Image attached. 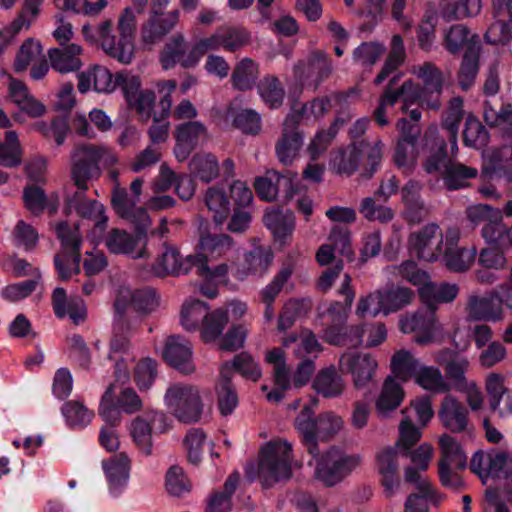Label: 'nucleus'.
<instances>
[{"mask_svg":"<svg viewBox=\"0 0 512 512\" xmlns=\"http://www.w3.org/2000/svg\"><path fill=\"white\" fill-rule=\"evenodd\" d=\"M117 162L115 154L106 146L82 145L72 154V178L81 190L76 192L68 201V208L74 210L80 217L94 222L93 237H100L106 228L107 217L103 204L89 200L84 191L87 183L101 174L100 166L109 167Z\"/></svg>","mask_w":512,"mask_h":512,"instance_id":"1","label":"nucleus"},{"mask_svg":"<svg viewBox=\"0 0 512 512\" xmlns=\"http://www.w3.org/2000/svg\"><path fill=\"white\" fill-rule=\"evenodd\" d=\"M143 9L126 7L118 17L117 29L119 39L113 34L112 20L101 22L96 28L90 25L82 27L84 38L92 43H99L103 51L123 64L131 63L134 57V37L138 27L137 17Z\"/></svg>","mask_w":512,"mask_h":512,"instance_id":"2","label":"nucleus"},{"mask_svg":"<svg viewBox=\"0 0 512 512\" xmlns=\"http://www.w3.org/2000/svg\"><path fill=\"white\" fill-rule=\"evenodd\" d=\"M425 154L423 168L428 174L441 173L448 190H458L468 185V180L477 176L474 167L454 160H447V143L439 136L436 125H430L424 132L421 142Z\"/></svg>","mask_w":512,"mask_h":512,"instance_id":"3","label":"nucleus"},{"mask_svg":"<svg viewBox=\"0 0 512 512\" xmlns=\"http://www.w3.org/2000/svg\"><path fill=\"white\" fill-rule=\"evenodd\" d=\"M314 416L311 406L305 405L295 419V427L311 455L318 452V441H328L340 433L344 427L341 416L326 411Z\"/></svg>","mask_w":512,"mask_h":512,"instance_id":"4","label":"nucleus"},{"mask_svg":"<svg viewBox=\"0 0 512 512\" xmlns=\"http://www.w3.org/2000/svg\"><path fill=\"white\" fill-rule=\"evenodd\" d=\"M235 248L233 239L226 234L201 235L199 252L193 257L197 274L209 281H226L228 266L226 263L211 265L212 262L228 256Z\"/></svg>","mask_w":512,"mask_h":512,"instance_id":"5","label":"nucleus"},{"mask_svg":"<svg viewBox=\"0 0 512 512\" xmlns=\"http://www.w3.org/2000/svg\"><path fill=\"white\" fill-rule=\"evenodd\" d=\"M291 445L286 441H270L260 452L258 477L265 488L291 476Z\"/></svg>","mask_w":512,"mask_h":512,"instance_id":"6","label":"nucleus"},{"mask_svg":"<svg viewBox=\"0 0 512 512\" xmlns=\"http://www.w3.org/2000/svg\"><path fill=\"white\" fill-rule=\"evenodd\" d=\"M315 458L314 476L327 487L342 482L362 462L359 454H347L338 448H331Z\"/></svg>","mask_w":512,"mask_h":512,"instance_id":"7","label":"nucleus"},{"mask_svg":"<svg viewBox=\"0 0 512 512\" xmlns=\"http://www.w3.org/2000/svg\"><path fill=\"white\" fill-rule=\"evenodd\" d=\"M169 428L170 424L166 413L148 409L130 420L128 432L139 453L150 457L153 454V434L165 433Z\"/></svg>","mask_w":512,"mask_h":512,"instance_id":"8","label":"nucleus"},{"mask_svg":"<svg viewBox=\"0 0 512 512\" xmlns=\"http://www.w3.org/2000/svg\"><path fill=\"white\" fill-rule=\"evenodd\" d=\"M164 403L180 422L193 423L201 418L203 402L198 387L194 385L171 384L164 395Z\"/></svg>","mask_w":512,"mask_h":512,"instance_id":"9","label":"nucleus"},{"mask_svg":"<svg viewBox=\"0 0 512 512\" xmlns=\"http://www.w3.org/2000/svg\"><path fill=\"white\" fill-rule=\"evenodd\" d=\"M56 234L62 244V252L55 256L54 262L59 277L68 280L80 271L81 236L78 225L61 222L56 227Z\"/></svg>","mask_w":512,"mask_h":512,"instance_id":"10","label":"nucleus"},{"mask_svg":"<svg viewBox=\"0 0 512 512\" xmlns=\"http://www.w3.org/2000/svg\"><path fill=\"white\" fill-rule=\"evenodd\" d=\"M410 253L426 262L439 260L445 248V233L435 223H430L410 234Z\"/></svg>","mask_w":512,"mask_h":512,"instance_id":"11","label":"nucleus"},{"mask_svg":"<svg viewBox=\"0 0 512 512\" xmlns=\"http://www.w3.org/2000/svg\"><path fill=\"white\" fill-rule=\"evenodd\" d=\"M399 325L403 333H415V342L421 345L432 343L443 335V326L432 308L401 316Z\"/></svg>","mask_w":512,"mask_h":512,"instance_id":"12","label":"nucleus"},{"mask_svg":"<svg viewBox=\"0 0 512 512\" xmlns=\"http://www.w3.org/2000/svg\"><path fill=\"white\" fill-rule=\"evenodd\" d=\"M179 19V10L162 12L151 9L140 26V44L145 49H152L176 27Z\"/></svg>","mask_w":512,"mask_h":512,"instance_id":"13","label":"nucleus"},{"mask_svg":"<svg viewBox=\"0 0 512 512\" xmlns=\"http://www.w3.org/2000/svg\"><path fill=\"white\" fill-rule=\"evenodd\" d=\"M338 366L342 373L351 376L356 388H362L373 380L378 362L371 353L347 351L340 356Z\"/></svg>","mask_w":512,"mask_h":512,"instance_id":"14","label":"nucleus"},{"mask_svg":"<svg viewBox=\"0 0 512 512\" xmlns=\"http://www.w3.org/2000/svg\"><path fill=\"white\" fill-rule=\"evenodd\" d=\"M460 231L456 227H449L445 231V248L442 260L445 267L456 273H462L469 270L476 258L477 249L459 247Z\"/></svg>","mask_w":512,"mask_h":512,"instance_id":"15","label":"nucleus"},{"mask_svg":"<svg viewBox=\"0 0 512 512\" xmlns=\"http://www.w3.org/2000/svg\"><path fill=\"white\" fill-rule=\"evenodd\" d=\"M399 455L400 450L395 446L383 447L375 455L376 470L388 498L394 496L401 487Z\"/></svg>","mask_w":512,"mask_h":512,"instance_id":"16","label":"nucleus"},{"mask_svg":"<svg viewBox=\"0 0 512 512\" xmlns=\"http://www.w3.org/2000/svg\"><path fill=\"white\" fill-rule=\"evenodd\" d=\"M105 245L110 253L127 255L133 259L148 258L146 235L132 234L121 229H112L105 237Z\"/></svg>","mask_w":512,"mask_h":512,"instance_id":"17","label":"nucleus"},{"mask_svg":"<svg viewBox=\"0 0 512 512\" xmlns=\"http://www.w3.org/2000/svg\"><path fill=\"white\" fill-rule=\"evenodd\" d=\"M159 305V300L154 289L146 287L132 290L129 287L118 289L114 310L119 316L125 317L128 307L140 313H150Z\"/></svg>","mask_w":512,"mask_h":512,"instance_id":"18","label":"nucleus"},{"mask_svg":"<svg viewBox=\"0 0 512 512\" xmlns=\"http://www.w3.org/2000/svg\"><path fill=\"white\" fill-rule=\"evenodd\" d=\"M468 320L498 322L504 318L503 301L500 291H491L484 296L469 297L466 308Z\"/></svg>","mask_w":512,"mask_h":512,"instance_id":"19","label":"nucleus"},{"mask_svg":"<svg viewBox=\"0 0 512 512\" xmlns=\"http://www.w3.org/2000/svg\"><path fill=\"white\" fill-rule=\"evenodd\" d=\"M337 293L344 296V302L333 301L322 305L319 308V316L326 321L328 327L335 326L337 328H343L355 299V291L351 285V277L349 274L343 275Z\"/></svg>","mask_w":512,"mask_h":512,"instance_id":"20","label":"nucleus"},{"mask_svg":"<svg viewBox=\"0 0 512 512\" xmlns=\"http://www.w3.org/2000/svg\"><path fill=\"white\" fill-rule=\"evenodd\" d=\"M296 179L297 175L291 172L280 174L277 171H269L266 177L256 179L254 187L258 196L265 201L275 200L280 191L290 199L297 192Z\"/></svg>","mask_w":512,"mask_h":512,"instance_id":"21","label":"nucleus"},{"mask_svg":"<svg viewBox=\"0 0 512 512\" xmlns=\"http://www.w3.org/2000/svg\"><path fill=\"white\" fill-rule=\"evenodd\" d=\"M503 479V484L494 490L499 496V504L502 501L512 502V454L507 451H492L489 453L488 478Z\"/></svg>","mask_w":512,"mask_h":512,"instance_id":"22","label":"nucleus"},{"mask_svg":"<svg viewBox=\"0 0 512 512\" xmlns=\"http://www.w3.org/2000/svg\"><path fill=\"white\" fill-rule=\"evenodd\" d=\"M303 144V136L297 129L295 115L288 114L283 131L276 143L275 152L278 160L284 165H290L297 158Z\"/></svg>","mask_w":512,"mask_h":512,"instance_id":"23","label":"nucleus"},{"mask_svg":"<svg viewBox=\"0 0 512 512\" xmlns=\"http://www.w3.org/2000/svg\"><path fill=\"white\" fill-rule=\"evenodd\" d=\"M438 418L441 425L452 433H463L468 430V410L456 397L450 394L446 395L441 401Z\"/></svg>","mask_w":512,"mask_h":512,"instance_id":"24","label":"nucleus"},{"mask_svg":"<svg viewBox=\"0 0 512 512\" xmlns=\"http://www.w3.org/2000/svg\"><path fill=\"white\" fill-rule=\"evenodd\" d=\"M163 357L170 366L184 374H190L195 370L192 361V347L184 337L169 336L165 342Z\"/></svg>","mask_w":512,"mask_h":512,"instance_id":"25","label":"nucleus"},{"mask_svg":"<svg viewBox=\"0 0 512 512\" xmlns=\"http://www.w3.org/2000/svg\"><path fill=\"white\" fill-rule=\"evenodd\" d=\"M206 135L207 129L199 121H189L178 125L175 129V157L179 161L186 160L199 141L205 138Z\"/></svg>","mask_w":512,"mask_h":512,"instance_id":"26","label":"nucleus"},{"mask_svg":"<svg viewBox=\"0 0 512 512\" xmlns=\"http://www.w3.org/2000/svg\"><path fill=\"white\" fill-rule=\"evenodd\" d=\"M130 466V459L125 453H119L109 460L102 462L109 493L113 497L119 496L126 488L130 475Z\"/></svg>","mask_w":512,"mask_h":512,"instance_id":"27","label":"nucleus"},{"mask_svg":"<svg viewBox=\"0 0 512 512\" xmlns=\"http://www.w3.org/2000/svg\"><path fill=\"white\" fill-rule=\"evenodd\" d=\"M335 254L344 256L349 260L353 255L350 246V232L337 226L331 229L327 243L321 245L318 249L316 260L321 266H325L332 262Z\"/></svg>","mask_w":512,"mask_h":512,"instance_id":"28","label":"nucleus"},{"mask_svg":"<svg viewBox=\"0 0 512 512\" xmlns=\"http://www.w3.org/2000/svg\"><path fill=\"white\" fill-rule=\"evenodd\" d=\"M195 260L197 261V258L192 255L182 258L175 248L166 247L153 264L152 269L160 277L167 274H186L194 267Z\"/></svg>","mask_w":512,"mask_h":512,"instance_id":"29","label":"nucleus"},{"mask_svg":"<svg viewBox=\"0 0 512 512\" xmlns=\"http://www.w3.org/2000/svg\"><path fill=\"white\" fill-rule=\"evenodd\" d=\"M273 261V253L270 248L258 246L245 255L244 263L233 273L240 281L249 275L262 276L265 274Z\"/></svg>","mask_w":512,"mask_h":512,"instance_id":"30","label":"nucleus"},{"mask_svg":"<svg viewBox=\"0 0 512 512\" xmlns=\"http://www.w3.org/2000/svg\"><path fill=\"white\" fill-rule=\"evenodd\" d=\"M83 49L76 43H70L66 46L51 48L48 50V59L52 69L65 74L77 71L82 66L80 55Z\"/></svg>","mask_w":512,"mask_h":512,"instance_id":"31","label":"nucleus"},{"mask_svg":"<svg viewBox=\"0 0 512 512\" xmlns=\"http://www.w3.org/2000/svg\"><path fill=\"white\" fill-rule=\"evenodd\" d=\"M8 93L12 102L29 117L36 118L45 113V106L30 93L22 81L10 78Z\"/></svg>","mask_w":512,"mask_h":512,"instance_id":"32","label":"nucleus"},{"mask_svg":"<svg viewBox=\"0 0 512 512\" xmlns=\"http://www.w3.org/2000/svg\"><path fill=\"white\" fill-rule=\"evenodd\" d=\"M345 388V381L334 366L321 369L312 382L315 393L328 399L340 397Z\"/></svg>","mask_w":512,"mask_h":512,"instance_id":"33","label":"nucleus"},{"mask_svg":"<svg viewBox=\"0 0 512 512\" xmlns=\"http://www.w3.org/2000/svg\"><path fill=\"white\" fill-rule=\"evenodd\" d=\"M459 293V286L455 283L437 284L430 279L419 288V296L421 301L428 307L436 309L438 303L452 302Z\"/></svg>","mask_w":512,"mask_h":512,"instance_id":"34","label":"nucleus"},{"mask_svg":"<svg viewBox=\"0 0 512 512\" xmlns=\"http://www.w3.org/2000/svg\"><path fill=\"white\" fill-rule=\"evenodd\" d=\"M444 47L451 54H458L461 50L468 51L472 46L480 49V41L477 34L472 33L463 24L451 26L444 35Z\"/></svg>","mask_w":512,"mask_h":512,"instance_id":"35","label":"nucleus"},{"mask_svg":"<svg viewBox=\"0 0 512 512\" xmlns=\"http://www.w3.org/2000/svg\"><path fill=\"white\" fill-rule=\"evenodd\" d=\"M216 392L220 413L224 416L230 415L238 405V396L231 383V368L228 362L220 369Z\"/></svg>","mask_w":512,"mask_h":512,"instance_id":"36","label":"nucleus"},{"mask_svg":"<svg viewBox=\"0 0 512 512\" xmlns=\"http://www.w3.org/2000/svg\"><path fill=\"white\" fill-rule=\"evenodd\" d=\"M295 70L300 80H303L305 72H307V77L315 76V79L309 84L315 90L330 75L332 64L325 53L318 51L310 55L306 66L299 64Z\"/></svg>","mask_w":512,"mask_h":512,"instance_id":"37","label":"nucleus"},{"mask_svg":"<svg viewBox=\"0 0 512 512\" xmlns=\"http://www.w3.org/2000/svg\"><path fill=\"white\" fill-rule=\"evenodd\" d=\"M264 224L272 232L276 240L284 243L291 237L294 231L295 218L289 210L271 209L265 212Z\"/></svg>","mask_w":512,"mask_h":512,"instance_id":"38","label":"nucleus"},{"mask_svg":"<svg viewBox=\"0 0 512 512\" xmlns=\"http://www.w3.org/2000/svg\"><path fill=\"white\" fill-rule=\"evenodd\" d=\"M484 173L498 175L512 182V146L488 151L485 154Z\"/></svg>","mask_w":512,"mask_h":512,"instance_id":"39","label":"nucleus"},{"mask_svg":"<svg viewBox=\"0 0 512 512\" xmlns=\"http://www.w3.org/2000/svg\"><path fill=\"white\" fill-rule=\"evenodd\" d=\"M364 335V324L343 328L333 326L325 329L323 338L326 342L332 345H349L357 347L364 344Z\"/></svg>","mask_w":512,"mask_h":512,"instance_id":"40","label":"nucleus"},{"mask_svg":"<svg viewBox=\"0 0 512 512\" xmlns=\"http://www.w3.org/2000/svg\"><path fill=\"white\" fill-rule=\"evenodd\" d=\"M403 396L404 392L402 387L393 377H387L376 400L377 413L382 416H387L391 411L400 406Z\"/></svg>","mask_w":512,"mask_h":512,"instance_id":"41","label":"nucleus"},{"mask_svg":"<svg viewBox=\"0 0 512 512\" xmlns=\"http://www.w3.org/2000/svg\"><path fill=\"white\" fill-rule=\"evenodd\" d=\"M422 363L409 350H399L391 359V370L396 378L406 382L415 379Z\"/></svg>","mask_w":512,"mask_h":512,"instance_id":"42","label":"nucleus"},{"mask_svg":"<svg viewBox=\"0 0 512 512\" xmlns=\"http://www.w3.org/2000/svg\"><path fill=\"white\" fill-rule=\"evenodd\" d=\"M414 381L424 390L434 394L447 393L451 385L444 378L439 368L434 366L421 365Z\"/></svg>","mask_w":512,"mask_h":512,"instance_id":"43","label":"nucleus"},{"mask_svg":"<svg viewBox=\"0 0 512 512\" xmlns=\"http://www.w3.org/2000/svg\"><path fill=\"white\" fill-rule=\"evenodd\" d=\"M240 474L231 473L226 479L223 489L212 494L208 506V512H229L232 508V495L239 484Z\"/></svg>","mask_w":512,"mask_h":512,"instance_id":"44","label":"nucleus"},{"mask_svg":"<svg viewBox=\"0 0 512 512\" xmlns=\"http://www.w3.org/2000/svg\"><path fill=\"white\" fill-rule=\"evenodd\" d=\"M189 169L195 178L205 183L216 179L220 170L217 158L210 153L194 155L189 163Z\"/></svg>","mask_w":512,"mask_h":512,"instance_id":"45","label":"nucleus"},{"mask_svg":"<svg viewBox=\"0 0 512 512\" xmlns=\"http://www.w3.org/2000/svg\"><path fill=\"white\" fill-rule=\"evenodd\" d=\"M439 448L441 457L439 465L450 464L453 467H466L467 455L457 440L449 434H442L439 437Z\"/></svg>","mask_w":512,"mask_h":512,"instance_id":"46","label":"nucleus"},{"mask_svg":"<svg viewBox=\"0 0 512 512\" xmlns=\"http://www.w3.org/2000/svg\"><path fill=\"white\" fill-rule=\"evenodd\" d=\"M385 315L396 313L403 308L409 306L414 298L415 293L412 289L404 286L391 285L382 289Z\"/></svg>","mask_w":512,"mask_h":512,"instance_id":"47","label":"nucleus"},{"mask_svg":"<svg viewBox=\"0 0 512 512\" xmlns=\"http://www.w3.org/2000/svg\"><path fill=\"white\" fill-rule=\"evenodd\" d=\"M495 22L485 34L488 43L504 45L512 39V13L504 10H495Z\"/></svg>","mask_w":512,"mask_h":512,"instance_id":"48","label":"nucleus"},{"mask_svg":"<svg viewBox=\"0 0 512 512\" xmlns=\"http://www.w3.org/2000/svg\"><path fill=\"white\" fill-rule=\"evenodd\" d=\"M204 202L212 213L214 222L218 225L223 224L230 213V201L225 191L217 186L208 188Z\"/></svg>","mask_w":512,"mask_h":512,"instance_id":"49","label":"nucleus"},{"mask_svg":"<svg viewBox=\"0 0 512 512\" xmlns=\"http://www.w3.org/2000/svg\"><path fill=\"white\" fill-rule=\"evenodd\" d=\"M406 59V50L403 38L400 35H394L391 40L390 52L385 63L374 79L376 85H380L387 77L396 71Z\"/></svg>","mask_w":512,"mask_h":512,"instance_id":"50","label":"nucleus"},{"mask_svg":"<svg viewBox=\"0 0 512 512\" xmlns=\"http://www.w3.org/2000/svg\"><path fill=\"white\" fill-rule=\"evenodd\" d=\"M401 73H396L389 81L385 92L395 98V103L398 100L404 102L403 110H406L409 104L419 101L422 94V89L411 79L406 80L399 88H395L396 82L399 80Z\"/></svg>","mask_w":512,"mask_h":512,"instance_id":"51","label":"nucleus"},{"mask_svg":"<svg viewBox=\"0 0 512 512\" xmlns=\"http://www.w3.org/2000/svg\"><path fill=\"white\" fill-rule=\"evenodd\" d=\"M257 89L262 101L271 109H277L283 104L285 90L277 77L273 75L263 77Z\"/></svg>","mask_w":512,"mask_h":512,"instance_id":"52","label":"nucleus"},{"mask_svg":"<svg viewBox=\"0 0 512 512\" xmlns=\"http://www.w3.org/2000/svg\"><path fill=\"white\" fill-rule=\"evenodd\" d=\"M385 272L393 276H400L412 285L417 286L418 289L424 287L430 278V275L418 268L417 263L412 260L403 261L399 265L387 266Z\"/></svg>","mask_w":512,"mask_h":512,"instance_id":"53","label":"nucleus"},{"mask_svg":"<svg viewBox=\"0 0 512 512\" xmlns=\"http://www.w3.org/2000/svg\"><path fill=\"white\" fill-rule=\"evenodd\" d=\"M330 108V99L327 97L316 98L309 103H293L289 114L295 115V123L302 120L319 119L323 117Z\"/></svg>","mask_w":512,"mask_h":512,"instance_id":"54","label":"nucleus"},{"mask_svg":"<svg viewBox=\"0 0 512 512\" xmlns=\"http://www.w3.org/2000/svg\"><path fill=\"white\" fill-rule=\"evenodd\" d=\"M258 65L252 59L244 58L236 66L231 76L234 88L245 91L255 84L258 78Z\"/></svg>","mask_w":512,"mask_h":512,"instance_id":"55","label":"nucleus"},{"mask_svg":"<svg viewBox=\"0 0 512 512\" xmlns=\"http://www.w3.org/2000/svg\"><path fill=\"white\" fill-rule=\"evenodd\" d=\"M185 54V38L182 34H174L160 55V61L165 70L173 68L177 63L183 67V61L187 58Z\"/></svg>","mask_w":512,"mask_h":512,"instance_id":"56","label":"nucleus"},{"mask_svg":"<svg viewBox=\"0 0 512 512\" xmlns=\"http://www.w3.org/2000/svg\"><path fill=\"white\" fill-rule=\"evenodd\" d=\"M442 500L436 488L414 491L404 503V512H428L429 505L437 506Z\"/></svg>","mask_w":512,"mask_h":512,"instance_id":"57","label":"nucleus"},{"mask_svg":"<svg viewBox=\"0 0 512 512\" xmlns=\"http://www.w3.org/2000/svg\"><path fill=\"white\" fill-rule=\"evenodd\" d=\"M479 54L480 49L473 46L465 51L458 73V83L463 90H468L475 82L479 71Z\"/></svg>","mask_w":512,"mask_h":512,"instance_id":"58","label":"nucleus"},{"mask_svg":"<svg viewBox=\"0 0 512 512\" xmlns=\"http://www.w3.org/2000/svg\"><path fill=\"white\" fill-rule=\"evenodd\" d=\"M219 49H222V41L220 29L218 28L213 34L200 39L193 46L187 58L183 61V67H194L208 51H217Z\"/></svg>","mask_w":512,"mask_h":512,"instance_id":"59","label":"nucleus"},{"mask_svg":"<svg viewBox=\"0 0 512 512\" xmlns=\"http://www.w3.org/2000/svg\"><path fill=\"white\" fill-rule=\"evenodd\" d=\"M296 341H298V343L294 354L299 359H306V357L309 356L316 358L322 351L320 343L311 331H303L298 338L293 335L289 336L283 340V345L288 347L291 343Z\"/></svg>","mask_w":512,"mask_h":512,"instance_id":"60","label":"nucleus"},{"mask_svg":"<svg viewBox=\"0 0 512 512\" xmlns=\"http://www.w3.org/2000/svg\"><path fill=\"white\" fill-rule=\"evenodd\" d=\"M411 72L424 84L425 90H434V92L442 93L443 90V73L432 62H424L421 65L413 66Z\"/></svg>","mask_w":512,"mask_h":512,"instance_id":"61","label":"nucleus"},{"mask_svg":"<svg viewBox=\"0 0 512 512\" xmlns=\"http://www.w3.org/2000/svg\"><path fill=\"white\" fill-rule=\"evenodd\" d=\"M68 426L72 428H83L87 426L94 417L93 411L89 410L81 402L68 401L61 408Z\"/></svg>","mask_w":512,"mask_h":512,"instance_id":"62","label":"nucleus"},{"mask_svg":"<svg viewBox=\"0 0 512 512\" xmlns=\"http://www.w3.org/2000/svg\"><path fill=\"white\" fill-rule=\"evenodd\" d=\"M361 160L362 150L356 144H353L334 157L333 166L337 173L349 176L358 169Z\"/></svg>","mask_w":512,"mask_h":512,"instance_id":"63","label":"nucleus"},{"mask_svg":"<svg viewBox=\"0 0 512 512\" xmlns=\"http://www.w3.org/2000/svg\"><path fill=\"white\" fill-rule=\"evenodd\" d=\"M207 305L196 299L186 301L181 309L180 319L182 326L189 331L195 330L200 321L207 315Z\"/></svg>","mask_w":512,"mask_h":512,"instance_id":"64","label":"nucleus"}]
</instances>
